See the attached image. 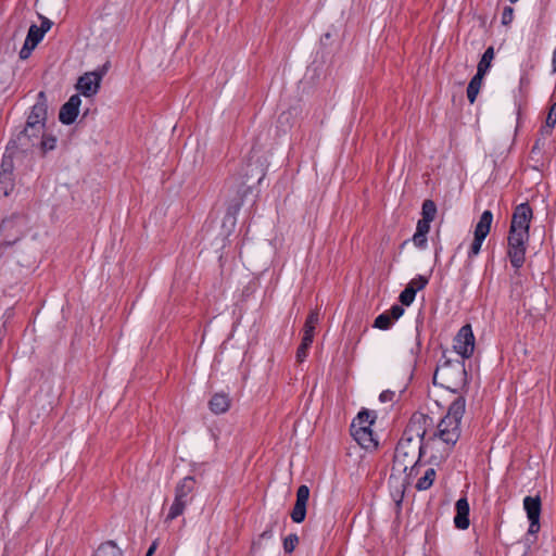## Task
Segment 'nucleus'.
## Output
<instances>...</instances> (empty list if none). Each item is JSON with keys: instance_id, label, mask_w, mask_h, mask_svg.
Instances as JSON below:
<instances>
[{"instance_id": "1", "label": "nucleus", "mask_w": 556, "mask_h": 556, "mask_svg": "<svg viewBox=\"0 0 556 556\" xmlns=\"http://www.w3.org/2000/svg\"><path fill=\"white\" fill-rule=\"evenodd\" d=\"M466 409L464 396H457L448 406L445 416L440 420L437 430L427 438L426 446L439 450V455H431V462L439 464L445 460L460 438V422Z\"/></svg>"}, {"instance_id": "2", "label": "nucleus", "mask_w": 556, "mask_h": 556, "mask_svg": "<svg viewBox=\"0 0 556 556\" xmlns=\"http://www.w3.org/2000/svg\"><path fill=\"white\" fill-rule=\"evenodd\" d=\"M258 176L257 182L260 184L265 177V172L262 165H256L252 167L251 160L242 166L239 175H233L229 177L224 186V190L226 191L229 201L226 210V215L232 218L241 210L245 197L251 192V187L247 185V179Z\"/></svg>"}, {"instance_id": "3", "label": "nucleus", "mask_w": 556, "mask_h": 556, "mask_svg": "<svg viewBox=\"0 0 556 556\" xmlns=\"http://www.w3.org/2000/svg\"><path fill=\"white\" fill-rule=\"evenodd\" d=\"M430 446L419 445L401 438L395 447L392 473H405L407 478H414L418 475V464L420 457Z\"/></svg>"}, {"instance_id": "4", "label": "nucleus", "mask_w": 556, "mask_h": 556, "mask_svg": "<svg viewBox=\"0 0 556 556\" xmlns=\"http://www.w3.org/2000/svg\"><path fill=\"white\" fill-rule=\"evenodd\" d=\"M466 381L465 361L447 358L444 353L433 374V383L456 393L465 387Z\"/></svg>"}, {"instance_id": "5", "label": "nucleus", "mask_w": 556, "mask_h": 556, "mask_svg": "<svg viewBox=\"0 0 556 556\" xmlns=\"http://www.w3.org/2000/svg\"><path fill=\"white\" fill-rule=\"evenodd\" d=\"M48 114V102L43 91H40L37 96L36 103L31 106L30 113L27 117V122L24 130L18 135V140L23 138L38 137L45 128L46 119Z\"/></svg>"}, {"instance_id": "6", "label": "nucleus", "mask_w": 556, "mask_h": 556, "mask_svg": "<svg viewBox=\"0 0 556 556\" xmlns=\"http://www.w3.org/2000/svg\"><path fill=\"white\" fill-rule=\"evenodd\" d=\"M432 426V418L422 413H414L401 438L409 439L413 443L426 445L428 428Z\"/></svg>"}, {"instance_id": "7", "label": "nucleus", "mask_w": 556, "mask_h": 556, "mask_svg": "<svg viewBox=\"0 0 556 556\" xmlns=\"http://www.w3.org/2000/svg\"><path fill=\"white\" fill-rule=\"evenodd\" d=\"M529 238L530 235L508 232L507 256L516 271L525 264Z\"/></svg>"}, {"instance_id": "8", "label": "nucleus", "mask_w": 556, "mask_h": 556, "mask_svg": "<svg viewBox=\"0 0 556 556\" xmlns=\"http://www.w3.org/2000/svg\"><path fill=\"white\" fill-rule=\"evenodd\" d=\"M532 218L533 211L528 202L517 205L511 215L508 232L530 235L529 230Z\"/></svg>"}, {"instance_id": "9", "label": "nucleus", "mask_w": 556, "mask_h": 556, "mask_svg": "<svg viewBox=\"0 0 556 556\" xmlns=\"http://www.w3.org/2000/svg\"><path fill=\"white\" fill-rule=\"evenodd\" d=\"M460 359L469 358L475 350V336L470 325L463 326L454 339L453 345Z\"/></svg>"}, {"instance_id": "10", "label": "nucleus", "mask_w": 556, "mask_h": 556, "mask_svg": "<svg viewBox=\"0 0 556 556\" xmlns=\"http://www.w3.org/2000/svg\"><path fill=\"white\" fill-rule=\"evenodd\" d=\"M105 72L106 65H104L101 71L85 73L83 76L78 78L76 88L85 97L94 96L99 91L100 84Z\"/></svg>"}, {"instance_id": "11", "label": "nucleus", "mask_w": 556, "mask_h": 556, "mask_svg": "<svg viewBox=\"0 0 556 556\" xmlns=\"http://www.w3.org/2000/svg\"><path fill=\"white\" fill-rule=\"evenodd\" d=\"M523 508L530 521L528 534L535 535L540 531V516L542 503L540 496H526L523 498Z\"/></svg>"}, {"instance_id": "12", "label": "nucleus", "mask_w": 556, "mask_h": 556, "mask_svg": "<svg viewBox=\"0 0 556 556\" xmlns=\"http://www.w3.org/2000/svg\"><path fill=\"white\" fill-rule=\"evenodd\" d=\"M309 498V489L305 484H301L296 490V500L291 511V519L295 523L304 521L306 516V506Z\"/></svg>"}, {"instance_id": "13", "label": "nucleus", "mask_w": 556, "mask_h": 556, "mask_svg": "<svg viewBox=\"0 0 556 556\" xmlns=\"http://www.w3.org/2000/svg\"><path fill=\"white\" fill-rule=\"evenodd\" d=\"M351 434L354 440L365 450H375L378 442L374 438V433L369 426H357L356 422L351 424Z\"/></svg>"}, {"instance_id": "14", "label": "nucleus", "mask_w": 556, "mask_h": 556, "mask_svg": "<svg viewBox=\"0 0 556 556\" xmlns=\"http://www.w3.org/2000/svg\"><path fill=\"white\" fill-rule=\"evenodd\" d=\"M80 103V97L73 94L60 109V122L64 125L73 124L78 116Z\"/></svg>"}, {"instance_id": "15", "label": "nucleus", "mask_w": 556, "mask_h": 556, "mask_svg": "<svg viewBox=\"0 0 556 556\" xmlns=\"http://www.w3.org/2000/svg\"><path fill=\"white\" fill-rule=\"evenodd\" d=\"M454 525L459 530H466L470 526L469 513L470 507L466 497H460L455 504Z\"/></svg>"}, {"instance_id": "16", "label": "nucleus", "mask_w": 556, "mask_h": 556, "mask_svg": "<svg viewBox=\"0 0 556 556\" xmlns=\"http://www.w3.org/2000/svg\"><path fill=\"white\" fill-rule=\"evenodd\" d=\"M231 400L225 392L215 393L208 401L212 413L219 415L226 413L230 407Z\"/></svg>"}, {"instance_id": "17", "label": "nucleus", "mask_w": 556, "mask_h": 556, "mask_svg": "<svg viewBox=\"0 0 556 556\" xmlns=\"http://www.w3.org/2000/svg\"><path fill=\"white\" fill-rule=\"evenodd\" d=\"M195 479L191 476L185 477L175 488V498L189 503V494L194 490Z\"/></svg>"}, {"instance_id": "18", "label": "nucleus", "mask_w": 556, "mask_h": 556, "mask_svg": "<svg viewBox=\"0 0 556 556\" xmlns=\"http://www.w3.org/2000/svg\"><path fill=\"white\" fill-rule=\"evenodd\" d=\"M492 222H493L492 212L489 210L484 211L481 214V216L475 227L473 236L478 237V238L485 239L491 230Z\"/></svg>"}, {"instance_id": "19", "label": "nucleus", "mask_w": 556, "mask_h": 556, "mask_svg": "<svg viewBox=\"0 0 556 556\" xmlns=\"http://www.w3.org/2000/svg\"><path fill=\"white\" fill-rule=\"evenodd\" d=\"M319 321V313L317 309L311 311L306 317L304 327H303V337H308V340H314V331Z\"/></svg>"}, {"instance_id": "20", "label": "nucleus", "mask_w": 556, "mask_h": 556, "mask_svg": "<svg viewBox=\"0 0 556 556\" xmlns=\"http://www.w3.org/2000/svg\"><path fill=\"white\" fill-rule=\"evenodd\" d=\"M483 77H484V75L477 72L476 75L470 79V81L468 84L467 99L471 104L477 99V96H478L481 85H482Z\"/></svg>"}, {"instance_id": "21", "label": "nucleus", "mask_w": 556, "mask_h": 556, "mask_svg": "<svg viewBox=\"0 0 556 556\" xmlns=\"http://www.w3.org/2000/svg\"><path fill=\"white\" fill-rule=\"evenodd\" d=\"M435 478H437L435 469L428 468L425 471L424 476L418 479V481L416 482L415 488L418 491H426V490H428V489H430L432 486Z\"/></svg>"}, {"instance_id": "22", "label": "nucleus", "mask_w": 556, "mask_h": 556, "mask_svg": "<svg viewBox=\"0 0 556 556\" xmlns=\"http://www.w3.org/2000/svg\"><path fill=\"white\" fill-rule=\"evenodd\" d=\"M494 59V48L489 47L481 56V60L478 63L477 72L485 75L491 67V63Z\"/></svg>"}, {"instance_id": "23", "label": "nucleus", "mask_w": 556, "mask_h": 556, "mask_svg": "<svg viewBox=\"0 0 556 556\" xmlns=\"http://www.w3.org/2000/svg\"><path fill=\"white\" fill-rule=\"evenodd\" d=\"M96 556H123V553L113 541H108L98 547Z\"/></svg>"}, {"instance_id": "24", "label": "nucleus", "mask_w": 556, "mask_h": 556, "mask_svg": "<svg viewBox=\"0 0 556 556\" xmlns=\"http://www.w3.org/2000/svg\"><path fill=\"white\" fill-rule=\"evenodd\" d=\"M188 503L174 498L173 504L169 507L168 514L166 516V521H172L184 514Z\"/></svg>"}, {"instance_id": "25", "label": "nucleus", "mask_w": 556, "mask_h": 556, "mask_svg": "<svg viewBox=\"0 0 556 556\" xmlns=\"http://www.w3.org/2000/svg\"><path fill=\"white\" fill-rule=\"evenodd\" d=\"M45 29H39L37 25H31L28 29L25 41L30 45V48H35L43 38Z\"/></svg>"}, {"instance_id": "26", "label": "nucleus", "mask_w": 556, "mask_h": 556, "mask_svg": "<svg viewBox=\"0 0 556 556\" xmlns=\"http://www.w3.org/2000/svg\"><path fill=\"white\" fill-rule=\"evenodd\" d=\"M14 189V176L0 173V195L8 197Z\"/></svg>"}, {"instance_id": "27", "label": "nucleus", "mask_w": 556, "mask_h": 556, "mask_svg": "<svg viewBox=\"0 0 556 556\" xmlns=\"http://www.w3.org/2000/svg\"><path fill=\"white\" fill-rule=\"evenodd\" d=\"M556 125V102H554L547 113L546 119H545V126L541 128V132L545 135H551L553 128Z\"/></svg>"}, {"instance_id": "28", "label": "nucleus", "mask_w": 556, "mask_h": 556, "mask_svg": "<svg viewBox=\"0 0 556 556\" xmlns=\"http://www.w3.org/2000/svg\"><path fill=\"white\" fill-rule=\"evenodd\" d=\"M435 215H437L435 203L430 199L425 200L422 203V206H421V216H422L421 218L432 222L435 218Z\"/></svg>"}, {"instance_id": "29", "label": "nucleus", "mask_w": 556, "mask_h": 556, "mask_svg": "<svg viewBox=\"0 0 556 556\" xmlns=\"http://www.w3.org/2000/svg\"><path fill=\"white\" fill-rule=\"evenodd\" d=\"M14 170V163H13V154L9 152V149H7V152L3 154L2 162L0 165V173L5 175H13Z\"/></svg>"}, {"instance_id": "30", "label": "nucleus", "mask_w": 556, "mask_h": 556, "mask_svg": "<svg viewBox=\"0 0 556 556\" xmlns=\"http://www.w3.org/2000/svg\"><path fill=\"white\" fill-rule=\"evenodd\" d=\"M375 419L376 416L371 412L364 409L358 413L357 417L352 422H356L357 426H369L370 428Z\"/></svg>"}, {"instance_id": "31", "label": "nucleus", "mask_w": 556, "mask_h": 556, "mask_svg": "<svg viewBox=\"0 0 556 556\" xmlns=\"http://www.w3.org/2000/svg\"><path fill=\"white\" fill-rule=\"evenodd\" d=\"M393 323L394 321L390 317V314L384 312L376 317L374 327L381 330H388L393 325Z\"/></svg>"}, {"instance_id": "32", "label": "nucleus", "mask_w": 556, "mask_h": 556, "mask_svg": "<svg viewBox=\"0 0 556 556\" xmlns=\"http://www.w3.org/2000/svg\"><path fill=\"white\" fill-rule=\"evenodd\" d=\"M313 341L308 340V337L302 338L301 344L299 345L296 350V361L299 363L304 362V359L307 357L308 350L312 345Z\"/></svg>"}, {"instance_id": "33", "label": "nucleus", "mask_w": 556, "mask_h": 556, "mask_svg": "<svg viewBox=\"0 0 556 556\" xmlns=\"http://www.w3.org/2000/svg\"><path fill=\"white\" fill-rule=\"evenodd\" d=\"M428 282L429 279L426 276L418 275L408 282L407 287L413 288L417 293V291L425 289Z\"/></svg>"}, {"instance_id": "34", "label": "nucleus", "mask_w": 556, "mask_h": 556, "mask_svg": "<svg viewBox=\"0 0 556 556\" xmlns=\"http://www.w3.org/2000/svg\"><path fill=\"white\" fill-rule=\"evenodd\" d=\"M415 296H416L415 290L413 288H408L406 286L405 289L400 294V302L403 305L408 306L414 302Z\"/></svg>"}, {"instance_id": "35", "label": "nucleus", "mask_w": 556, "mask_h": 556, "mask_svg": "<svg viewBox=\"0 0 556 556\" xmlns=\"http://www.w3.org/2000/svg\"><path fill=\"white\" fill-rule=\"evenodd\" d=\"M514 9L511 7H505L502 12L501 23L503 26L508 27L515 17Z\"/></svg>"}, {"instance_id": "36", "label": "nucleus", "mask_w": 556, "mask_h": 556, "mask_svg": "<svg viewBox=\"0 0 556 556\" xmlns=\"http://www.w3.org/2000/svg\"><path fill=\"white\" fill-rule=\"evenodd\" d=\"M483 241H484V239L473 236V241H472L469 252H468L469 258H472L480 253Z\"/></svg>"}, {"instance_id": "37", "label": "nucleus", "mask_w": 556, "mask_h": 556, "mask_svg": "<svg viewBox=\"0 0 556 556\" xmlns=\"http://www.w3.org/2000/svg\"><path fill=\"white\" fill-rule=\"evenodd\" d=\"M299 543V538L296 534H289L283 541V548L287 553H291L294 551L296 544Z\"/></svg>"}, {"instance_id": "38", "label": "nucleus", "mask_w": 556, "mask_h": 556, "mask_svg": "<svg viewBox=\"0 0 556 556\" xmlns=\"http://www.w3.org/2000/svg\"><path fill=\"white\" fill-rule=\"evenodd\" d=\"M413 242L418 249H425L427 247V235L416 231L413 236Z\"/></svg>"}, {"instance_id": "39", "label": "nucleus", "mask_w": 556, "mask_h": 556, "mask_svg": "<svg viewBox=\"0 0 556 556\" xmlns=\"http://www.w3.org/2000/svg\"><path fill=\"white\" fill-rule=\"evenodd\" d=\"M387 313H389L392 320L395 321L404 314V308L400 304H394Z\"/></svg>"}, {"instance_id": "40", "label": "nucleus", "mask_w": 556, "mask_h": 556, "mask_svg": "<svg viewBox=\"0 0 556 556\" xmlns=\"http://www.w3.org/2000/svg\"><path fill=\"white\" fill-rule=\"evenodd\" d=\"M56 139L51 136L42 137L41 147L45 151L53 150L55 148Z\"/></svg>"}, {"instance_id": "41", "label": "nucleus", "mask_w": 556, "mask_h": 556, "mask_svg": "<svg viewBox=\"0 0 556 556\" xmlns=\"http://www.w3.org/2000/svg\"><path fill=\"white\" fill-rule=\"evenodd\" d=\"M430 224H431V220L424 219V218L419 219L417 222L416 231L427 235L430 230Z\"/></svg>"}, {"instance_id": "42", "label": "nucleus", "mask_w": 556, "mask_h": 556, "mask_svg": "<svg viewBox=\"0 0 556 556\" xmlns=\"http://www.w3.org/2000/svg\"><path fill=\"white\" fill-rule=\"evenodd\" d=\"M395 399V392L391 390H384L380 393L379 400L382 403L393 402Z\"/></svg>"}, {"instance_id": "43", "label": "nucleus", "mask_w": 556, "mask_h": 556, "mask_svg": "<svg viewBox=\"0 0 556 556\" xmlns=\"http://www.w3.org/2000/svg\"><path fill=\"white\" fill-rule=\"evenodd\" d=\"M33 49L34 48H30V45H27V42L25 41L24 47L20 51V58L21 59L28 58Z\"/></svg>"}, {"instance_id": "44", "label": "nucleus", "mask_w": 556, "mask_h": 556, "mask_svg": "<svg viewBox=\"0 0 556 556\" xmlns=\"http://www.w3.org/2000/svg\"><path fill=\"white\" fill-rule=\"evenodd\" d=\"M51 21H49L48 18H45L42 22H41V25L40 27H38L39 29H45V34L51 28Z\"/></svg>"}, {"instance_id": "45", "label": "nucleus", "mask_w": 556, "mask_h": 556, "mask_svg": "<svg viewBox=\"0 0 556 556\" xmlns=\"http://www.w3.org/2000/svg\"><path fill=\"white\" fill-rule=\"evenodd\" d=\"M155 549H156V543L153 542L152 545L149 547L146 556H152V554L155 552Z\"/></svg>"}, {"instance_id": "46", "label": "nucleus", "mask_w": 556, "mask_h": 556, "mask_svg": "<svg viewBox=\"0 0 556 556\" xmlns=\"http://www.w3.org/2000/svg\"><path fill=\"white\" fill-rule=\"evenodd\" d=\"M552 66H553V71L556 72V48L553 51Z\"/></svg>"}, {"instance_id": "47", "label": "nucleus", "mask_w": 556, "mask_h": 556, "mask_svg": "<svg viewBox=\"0 0 556 556\" xmlns=\"http://www.w3.org/2000/svg\"><path fill=\"white\" fill-rule=\"evenodd\" d=\"M540 148H541V140H539V139H538V140L534 142V144H533V147H532L531 152H532V153H534L536 150H540Z\"/></svg>"}, {"instance_id": "48", "label": "nucleus", "mask_w": 556, "mask_h": 556, "mask_svg": "<svg viewBox=\"0 0 556 556\" xmlns=\"http://www.w3.org/2000/svg\"><path fill=\"white\" fill-rule=\"evenodd\" d=\"M271 535H273L271 530H265V531L261 534V538H262V539H265V538H266V539H269V538H271Z\"/></svg>"}, {"instance_id": "49", "label": "nucleus", "mask_w": 556, "mask_h": 556, "mask_svg": "<svg viewBox=\"0 0 556 556\" xmlns=\"http://www.w3.org/2000/svg\"><path fill=\"white\" fill-rule=\"evenodd\" d=\"M10 223V220H3L2 224H1V228H4L7 227V225Z\"/></svg>"}, {"instance_id": "50", "label": "nucleus", "mask_w": 556, "mask_h": 556, "mask_svg": "<svg viewBox=\"0 0 556 556\" xmlns=\"http://www.w3.org/2000/svg\"><path fill=\"white\" fill-rule=\"evenodd\" d=\"M509 1H510L511 3H515V2H517L518 0H509Z\"/></svg>"}]
</instances>
